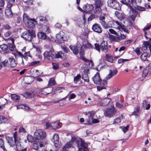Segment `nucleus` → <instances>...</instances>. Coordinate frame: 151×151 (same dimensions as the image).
I'll return each instance as SVG.
<instances>
[{
  "label": "nucleus",
  "instance_id": "obj_1",
  "mask_svg": "<svg viewBox=\"0 0 151 151\" xmlns=\"http://www.w3.org/2000/svg\"><path fill=\"white\" fill-rule=\"evenodd\" d=\"M53 90L52 87H47L42 88L34 90L31 92H26L24 94V96L26 98H31L35 96H42L50 93Z\"/></svg>",
  "mask_w": 151,
  "mask_h": 151
},
{
  "label": "nucleus",
  "instance_id": "obj_2",
  "mask_svg": "<svg viewBox=\"0 0 151 151\" xmlns=\"http://www.w3.org/2000/svg\"><path fill=\"white\" fill-rule=\"evenodd\" d=\"M136 0H120V1L122 4H125L128 6L130 10L129 11L130 15L131 16L132 19L134 20L136 17L137 12L134 9L131 5L132 4L134 6L136 4Z\"/></svg>",
  "mask_w": 151,
  "mask_h": 151
},
{
  "label": "nucleus",
  "instance_id": "obj_3",
  "mask_svg": "<svg viewBox=\"0 0 151 151\" xmlns=\"http://www.w3.org/2000/svg\"><path fill=\"white\" fill-rule=\"evenodd\" d=\"M13 137L14 140H13V138L11 137H6V139L8 142L11 146L13 147L15 144L16 150H19L21 147L20 139L19 137L17 135V132H15L14 133Z\"/></svg>",
  "mask_w": 151,
  "mask_h": 151
},
{
  "label": "nucleus",
  "instance_id": "obj_4",
  "mask_svg": "<svg viewBox=\"0 0 151 151\" xmlns=\"http://www.w3.org/2000/svg\"><path fill=\"white\" fill-rule=\"evenodd\" d=\"M69 47L73 53L76 55L78 54V49H79L80 51L79 52V53L80 56L81 58L85 62H88L89 61V60L84 57V50L81 46H79L78 47L77 46L71 45L69 46Z\"/></svg>",
  "mask_w": 151,
  "mask_h": 151
},
{
  "label": "nucleus",
  "instance_id": "obj_5",
  "mask_svg": "<svg viewBox=\"0 0 151 151\" xmlns=\"http://www.w3.org/2000/svg\"><path fill=\"white\" fill-rule=\"evenodd\" d=\"M35 36V33L32 29H29L24 32L21 35V37L26 41H31L32 39Z\"/></svg>",
  "mask_w": 151,
  "mask_h": 151
},
{
  "label": "nucleus",
  "instance_id": "obj_6",
  "mask_svg": "<svg viewBox=\"0 0 151 151\" xmlns=\"http://www.w3.org/2000/svg\"><path fill=\"white\" fill-rule=\"evenodd\" d=\"M68 36H65V33L62 31L60 32L56 35L55 42L58 44L62 43L63 41L67 40L68 38Z\"/></svg>",
  "mask_w": 151,
  "mask_h": 151
},
{
  "label": "nucleus",
  "instance_id": "obj_7",
  "mask_svg": "<svg viewBox=\"0 0 151 151\" xmlns=\"http://www.w3.org/2000/svg\"><path fill=\"white\" fill-rule=\"evenodd\" d=\"M79 142L80 141L78 139L75 137H72L71 140L68 142L63 147V151H68L66 149L71 147L75 143L78 146Z\"/></svg>",
  "mask_w": 151,
  "mask_h": 151
},
{
  "label": "nucleus",
  "instance_id": "obj_8",
  "mask_svg": "<svg viewBox=\"0 0 151 151\" xmlns=\"http://www.w3.org/2000/svg\"><path fill=\"white\" fill-rule=\"evenodd\" d=\"M46 136V132L42 129H39L36 130L34 134V138L37 140L42 139L45 138Z\"/></svg>",
  "mask_w": 151,
  "mask_h": 151
},
{
  "label": "nucleus",
  "instance_id": "obj_9",
  "mask_svg": "<svg viewBox=\"0 0 151 151\" xmlns=\"http://www.w3.org/2000/svg\"><path fill=\"white\" fill-rule=\"evenodd\" d=\"M117 111L114 106L106 108L104 112V115L108 117H111L116 114Z\"/></svg>",
  "mask_w": 151,
  "mask_h": 151
},
{
  "label": "nucleus",
  "instance_id": "obj_10",
  "mask_svg": "<svg viewBox=\"0 0 151 151\" xmlns=\"http://www.w3.org/2000/svg\"><path fill=\"white\" fill-rule=\"evenodd\" d=\"M107 3L109 6L117 10H119L121 9L119 3L116 0H108Z\"/></svg>",
  "mask_w": 151,
  "mask_h": 151
},
{
  "label": "nucleus",
  "instance_id": "obj_11",
  "mask_svg": "<svg viewBox=\"0 0 151 151\" xmlns=\"http://www.w3.org/2000/svg\"><path fill=\"white\" fill-rule=\"evenodd\" d=\"M104 3V0H96L95 1V8L94 10L95 14L100 13L101 11V7Z\"/></svg>",
  "mask_w": 151,
  "mask_h": 151
},
{
  "label": "nucleus",
  "instance_id": "obj_12",
  "mask_svg": "<svg viewBox=\"0 0 151 151\" xmlns=\"http://www.w3.org/2000/svg\"><path fill=\"white\" fill-rule=\"evenodd\" d=\"M43 56L45 59L49 60H52L55 57L53 50L45 51L43 54Z\"/></svg>",
  "mask_w": 151,
  "mask_h": 151
},
{
  "label": "nucleus",
  "instance_id": "obj_13",
  "mask_svg": "<svg viewBox=\"0 0 151 151\" xmlns=\"http://www.w3.org/2000/svg\"><path fill=\"white\" fill-rule=\"evenodd\" d=\"M113 23L114 28L119 29L120 31H123L128 34L129 33L128 29L125 27L124 25H121L118 21H114Z\"/></svg>",
  "mask_w": 151,
  "mask_h": 151
},
{
  "label": "nucleus",
  "instance_id": "obj_14",
  "mask_svg": "<svg viewBox=\"0 0 151 151\" xmlns=\"http://www.w3.org/2000/svg\"><path fill=\"white\" fill-rule=\"evenodd\" d=\"M102 14H101L100 16L99 17V22L104 28L107 29L109 27V26L106 24L104 21L105 19V17L106 15V13L105 12L103 13L102 12Z\"/></svg>",
  "mask_w": 151,
  "mask_h": 151
},
{
  "label": "nucleus",
  "instance_id": "obj_15",
  "mask_svg": "<svg viewBox=\"0 0 151 151\" xmlns=\"http://www.w3.org/2000/svg\"><path fill=\"white\" fill-rule=\"evenodd\" d=\"M38 19L37 18L36 19L34 18L30 19L25 24L26 27L28 28H33L35 27V25L34 22L37 23V19Z\"/></svg>",
  "mask_w": 151,
  "mask_h": 151
},
{
  "label": "nucleus",
  "instance_id": "obj_16",
  "mask_svg": "<svg viewBox=\"0 0 151 151\" xmlns=\"http://www.w3.org/2000/svg\"><path fill=\"white\" fill-rule=\"evenodd\" d=\"M151 74V63L143 70L142 76L143 77H145L148 74Z\"/></svg>",
  "mask_w": 151,
  "mask_h": 151
},
{
  "label": "nucleus",
  "instance_id": "obj_17",
  "mask_svg": "<svg viewBox=\"0 0 151 151\" xmlns=\"http://www.w3.org/2000/svg\"><path fill=\"white\" fill-rule=\"evenodd\" d=\"M17 52L19 56L20 57L22 58V62L20 64L22 65H24V63L23 58H24L25 59H27V57L30 56L29 52H25L24 53V55L22 54L21 52L18 51Z\"/></svg>",
  "mask_w": 151,
  "mask_h": 151
},
{
  "label": "nucleus",
  "instance_id": "obj_18",
  "mask_svg": "<svg viewBox=\"0 0 151 151\" xmlns=\"http://www.w3.org/2000/svg\"><path fill=\"white\" fill-rule=\"evenodd\" d=\"M111 101V99L109 98H105L102 99L98 104V105L101 106H105L108 105Z\"/></svg>",
  "mask_w": 151,
  "mask_h": 151
},
{
  "label": "nucleus",
  "instance_id": "obj_19",
  "mask_svg": "<svg viewBox=\"0 0 151 151\" xmlns=\"http://www.w3.org/2000/svg\"><path fill=\"white\" fill-rule=\"evenodd\" d=\"M95 112L93 111H89L87 114L88 115L89 120H87L86 121V123H85V124H91V122L90 120H92L93 119V117L95 114Z\"/></svg>",
  "mask_w": 151,
  "mask_h": 151
},
{
  "label": "nucleus",
  "instance_id": "obj_20",
  "mask_svg": "<svg viewBox=\"0 0 151 151\" xmlns=\"http://www.w3.org/2000/svg\"><path fill=\"white\" fill-rule=\"evenodd\" d=\"M92 79L93 82L96 84H99L101 82V80L98 72L96 73Z\"/></svg>",
  "mask_w": 151,
  "mask_h": 151
},
{
  "label": "nucleus",
  "instance_id": "obj_21",
  "mask_svg": "<svg viewBox=\"0 0 151 151\" xmlns=\"http://www.w3.org/2000/svg\"><path fill=\"white\" fill-rule=\"evenodd\" d=\"M100 48L103 52H106L108 50L107 42L104 41H103L100 44Z\"/></svg>",
  "mask_w": 151,
  "mask_h": 151
},
{
  "label": "nucleus",
  "instance_id": "obj_22",
  "mask_svg": "<svg viewBox=\"0 0 151 151\" xmlns=\"http://www.w3.org/2000/svg\"><path fill=\"white\" fill-rule=\"evenodd\" d=\"M118 72V71L116 70H109V73L106 76V79H109L113 76L116 75Z\"/></svg>",
  "mask_w": 151,
  "mask_h": 151
},
{
  "label": "nucleus",
  "instance_id": "obj_23",
  "mask_svg": "<svg viewBox=\"0 0 151 151\" xmlns=\"http://www.w3.org/2000/svg\"><path fill=\"white\" fill-rule=\"evenodd\" d=\"M94 8L92 4H86L83 6V9L87 12H89L92 11Z\"/></svg>",
  "mask_w": 151,
  "mask_h": 151
},
{
  "label": "nucleus",
  "instance_id": "obj_24",
  "mask_svg": "<svg viewBox=\"0 0 151 151\" xmlns=\"http://www.w3.org/2000/svg\"><path fill=\"white\" fill-rule=\"evenodd\" d=\"M92 29L94 31L98 33H101L102 31L101 27L97 24H95L93 25Z\"/></svg>",
  "mask_w": 151,
  "mask_h": 151
},
{
  "label": "nucleus",
  "instance_id": "obj_25",
  "mask_svg": "<svg viewBox=\"0 0 151 151\" xmlns=\"http://www.w3.org/2000/svg\"><path fill=\"white\" fill-rule=\"evenodd\" d=\"M52 140L55 144L58 145L59 143V141L58 134L56 133L54 134L52 138Z\"/></svg>",
  "mask_w": 151,
  "mask_h": 151
},
{
  "label": "nucleus",
  "instance_id": "obj_26",
  "mask_svg": "<svg viewBox=\"0 0 151 151\" xmlns=\"http://www.w3.org/2000/svg\"><path fill=\"white\" fill-rule=\"evenodd\" d=\"M89 70L87 69L85 70L83 72V73L82 75V78L85 81L87 82L89 81V78L87 74V72Z\"/></svg>",
  "mask_w": 151,
  "mask_h": 151
},
{
  "label": "nucleus",
  "instance_id": "obj_27",
  "mask_svg": "<svg viewBox=\"0 0 151 151\" xmlns=\"http://www.w3.org/2000/svg\"><path fill=\"white\" fill-rule=\"evenodd\" d=\"M105 57L106 60L111 63L113 62V61L115 58L114 57H113L111 55L108 54H106Z\"/></svg>",
  "mask_w": 151,
  "mask_h": 151
},
{
  "label": "nucleus",
  "instance_id": "obj_28",
  "mask_svg": "<svg viewBox=\"0 0 151 151\" xmlns=\"http://www.w3.org/2000/svg\"><path fill=\"white\" fill-rule=\"evenodd\" d=\"M9 66L12 68H14L16 66L17 64L14 58H9Z\"/></svg>",
  "mask_w": 151,
  "mask_h": 151
},
{
  "label": "nucleus",
  "instance_id": "obj_29",
  "mask_svg": "<svg viewBox=\"0 0 151 151\" xmlns=\"http://www.w3.org/2000/svg\"><path fill=\"white\" fill-rule=\"evenodd\" d=\"M5 14L7 17L9 18L12 17L13 15V13L10 9H5Z\"/></svg>",
  "mask_w": 151,
  "mask_h": 151
},
{
  "label": "nucleus",
  "instance_id": "obj_30",
  "mask_svg": "<svg viewBox=\"0 0 151 151\" xmlns=\"http://www.w3.org/2000/svg\"><path fill=\"white\" fill-rule=\"evenodd\" d=\"M149 58V56H148V54L146 52H144L140 56L141 59L143 61H148L147 58Z\"/></svg>",
  "mask_w": 151,
  "mask_h": 151
},
{
  "label": "nucleus",
  "instance_id": "obj_31",
  "mask_svg": "<svg viewBox=\"0 0 151 151\" xmlns=\"http://www.w3.org/2000/svg\"><path fill=\"white\" fill-rule=\"evenodd\" d=\"M11 40L12 42V43H9L8 44V47L10 50L12 51L14 50V49L15 48V46L14 44V40L12 38H11Z\"/></svg>",
  "mask_w": 151,
  "mask_h": 151
},
{
  "label": "nucleus",
  "instance_id": "obj_32",
  "mask_svg": "<svg viewBox=\"0 0 151 151\" xmlns=\"http://www.w3.org/2000/svg\"><path fill=\"white\" fill-rule=\"evenodd\" d=\"M37 37L38 38L41 39L45 40L46 38V35L45 33L40 32H39L37 34Z\"/></svg>",
  "mask_w": 151,
  "mask_h": 151
},
{
  "label": "nucleus",
  "instance_id": "obj_33",
  "mask_svg": "<svg viewBox=\"0 0 151 151\" xmlns=\"http://www.w3.org/2000/svg\"><path fill=\"white\" fill-rule=\"evenodd\" d=\"M52 128L53 129H56L61 127L60 124L58 122H52Z\"/></svg>",
  "mask_w": 151,
  "mask_h": 151
},
{
  "label": "nucleus",
  "instance_id": "obj_34",
  "mask_svg": "<svg viewBox=\"0 0 151 151\" xmlns=\"http://www.w3.org/2000/svg\"><path fill=\"white\" fill-rule=\"evenodd\" d=\"M140 113V108L139 106L135 107L134 109V112L132 113V115L138 116Z\"/></svg>",
  "mask_w": 151,
  "mask_h": 151
},
{
  "label": "nucleus",
  "instance_id": "obj_35",
  "mask_svg": "<svg viewBox=\"0 0 151 151\" xmlns=\"http://www.w3.org/2000/svg\"><path fill=\"white\" fill-rule=\"evenodd\" d=\"M11 96L12 99L14 101H17L20 99V96L16 94H11Z\"/></svg>",
  "mask_w": 151,
  "mask_h": 151
},
{
  "label": "nucleus",
  "instance_id": "obj_36",
  "mask_svg": "<svg viewBox=\"0 0 151 151\" xmlns=\"http://www.w3.org/2000/svg\"><path fill=\"white\" fill-rule=\"evenodd\" d=\"M83 46L89 49L92 48L93 46L91 44L87 42H85L83 43Z\"/></svg>",
  "mask_w": 151,
  "mask_h": 151
},
{
  "label": "nucleus",
  "instance_id": "obj_37",
  "mask_svg": "<svg viewBox=\"0 0 151 151\" xmlns=\"http://www.w3.org/2000/svg\"><path fill=\"white\" fill-rule=\"evenodd\" d=\"M81 146L83 151H89L87 148L86 144L84 142L81 141Z\"/></svg>",
  "mask_w": 151,
  "mask_h": 151
},
{
  "label": "nucleus",
  "instance_id": "obj_38",
  "mask_svg": "<svg viewBox=\"0 0 151 151\" xmlns=\"http://www.w3.org/2000/svg\"><path fill=\"white\" fill-rule=\"evenodd\" d=\"M55 78H50L48 81V86H52L55 85Z\"/></svg>",
  "mask_w": 151,
  "mask_h": 151
},
{
  "label": "nucleus",
  "instance_id": "obj_39",
  "mask_svg": "<svg viewBox=\"0 0 151 151\" xmlns=\"http://www.w3.org/2000/svg\"><path fill=\"white\" fill-rule=\"evenodd\" d=\"M24 22L25 24L30 19L26 14H24L23 16Z\"/></svg>",
  "mask_w": 151,
  "mask_h": 151
},
{
  "label": "nucleus",
  "instance_id": "obj_40",
  "mask_svg": "<svg viewBox=\"0 0 151 151\" xmlns=\"http://www.w3.org/2000/svg\"><path fill=\"white\" fill-rule=\"evenodd\" d=\"M8 121L7 119L4 117L0 116V123H7Z\"/></svg>",
  "mask_w": 151,
  "mask_h": 151
},
{
  "label": "nucleus",
  "instance_id": "obj_41",
  "mask_svg": "<svg viewBox=\"0 0 151 151\" xmlns=\"http://www.w3.org/2000/svg\"><path fill=\"white\" fill-rule=\"evenodd\" d=\"M39 142V141L34 142L32 144V148L35 150H37L38 148Z\"/></svg>",
  "mask_w": 151,
  "mask_h": 151
},
{
  "label": "nucleus",
  "instance_id": "obj_42",
  "mask_svg": "<svg viewBox=\"0 0 151 151\" xmlns=\"http://www.w3.org/2000/svg\"><path fill=\"white\" fill-rule=\"evenodd\" d=\"M116 106L118 108L120 109L124 108L125 106V105L124 104L119 102H116Z\"/></svg>",
  "mask_w": 151,
  "mask_h": 151
},
{
  "label": "nucleus",
  "instance_id": "obj_43",
  "mask_svg": "<svg viewBox=\"0 0 151 151\" xmlns=\"http://www.w3.org/2000/svg\"><path fill=\"white\" fill-rule=\"evenodd\" d=\"M0 48L3 50L6 51L7 50L8 47L5 44H3L0 46Z\"/></svg>",
  "mask_w": 151,
  "mask_h": 151
},
{
  "label": "nucleus",
  "instance_id": "obj_44",
  "mask_svg": "<svg viewBox=\"0 0 151 151\" xmlns=\"http://www.w3.org/2000/svg\"><path fill=\"white\" fill-rule=\"evenodd\" d=\"M40 63V61H35L30 63L29 65V67L34 66H36Z\"/></svg>",
  "mask_w": 151,
  "mask_h": 151
},
{
  "label": "nucleus",
  "instance_id": "obj_45",
  "mask_svg": "<svg viewBox=\"0 0 151 151\" xmlns=\"http://www.w3.org/2000/svg\"><path fill=\"white\" fill-rule=\"evenodd\" d=\"M121 118H123V117L122 116L120 117L119 118L116 119L114 120L113 124H119L121 122Z\"/></svg>",
  "mask_w": 151,
  "mask_h": 151
},
{
  "label": "nucleus",
  "instance_id": "obj_46",
  "mask_svg": "<svg viewBox=\"0 0 151 151\" xmlns=\"http://www.w3.org/2000/svg\"><path fill=\"white\" fill-rule=\"evenodd\" d=\"M115 13H117V14H118V18L120 20H121L122 19L124 18V17L123 14L119 13L118 11H116L115 12Z\"/></svg>",
  "mask_w": 151,
  "mask_h": 151
},
{
  "label": "nucleus",
  "instance_id": "obj_47",
  "mask_svg": "<svg viewBox=\"0 0 151 151\" xmlns=\"http://www.w3.org/2000/svg\"><path fill=\"white\" fill-rule=\"evenodd\" d=\"M2 63L3 65L7 67H8L9 66V60H5L4 61L2 62Z\"/></svg>",
  "mask_w": 151,
  "mask_h": 151
},
{
  "label": "nucleus",
  "instance_id": "obj_48",
  "mask_svg": "<svg viewBox=\"0 0 151 151\" xmlns=\"http://www.w3.org/2000/svg\"><path fill=\"white\" fill-rule=\"evenodd\" d=\"M81 78V76L79 74L77 75L76 76L74 77V81L75 83H76L79 81V80Z\"/></svg>",
  "mask_w": 151,
  "mask_h": 151
},
{
  "label": "nucleus",
  "instance_id": "obj_49",
  "mask_svg": "<svg viewBox=\"0 0 151 151\" xmlns=\"http://www.w3.org/2000/svg\"><path fill=\"white\" fill-rule=\"evenodd\" d=\"M109 79H106V77L105 78V79H104L102 81H101V82L100 83L101 84V85H103L104 86H106L107 84V81Z\"/></svg>",
  "mask_w": 151,
  "mask_h": 151
},
{
  "label": "nucleus",
  "instance_id": "obj_50",
  "mask_svg": "<svg viewBox=\"0 0 151 151\" xmlns=\"http://www.w3.org/2000/svg\"><path fill=\"white\" fill-rule=\"evenodd\" d=\"M129 126L128 125L126 127H120L122 131L124 132V133L126 132L127 131H128L129 129Z\"/></svg>",
  "mask_w": 151,
  "mask_h": 151
},
{
  "label": "nucleus",
  "instance_id": "obj_51",
  "mask_svg": "<svg viewBox=\"0 0 151 151\" xmlns=\"http://www.w3.org/2000/svg\"><path fill=\"white\" fill-rule=\"evenodd\" d=\"M27 139L29 142H32L33 141L34 139L30 135H28L27 136Z\"/></svg>",
  "mask_w": 151,
  "mask_h": 151
},
{
  "label": "nucleus",
  "instance_id": "obj_52",
  "mask_svg": "<svg viewBox=\"0 0 151 151\" xmlns=\"http://www.w3.org/2000/svg\"><path fill=\"white\" fill-rule=\"evenodd\" d=\"M136 9L137 10L143 11H145V8L144 7H142L139 6H137L136 7H135Z\"/></svg>",
  "mask_w": 151,
  "mask_h": 151
},
{
  "label": "nucleus",
  "instance_id": "obj_53",
  "mask_svg": "<svg viewBox=\"0 0 151 151\" xmlns=\"http://www.w3.org/2000/svg\"><path fill=\"white\" fill-rule=\"evenodd\" d=\"M0 147L4 150V147L3 139L1 138H0Z\"/></svg>",
  "mask_w": 151,
  "mask_h": 151
},
{
  "label": "nucleus",
  "instance_id": "obj_54",
  "mask_svg": "<svg viewBox=\"0 0 151 151\" xmlns=\"http://www.w3.org/2000/svg\"><path fill=\"white\" fill-rule=\"evenodd\" d=\"M53 68L55 70H56L59 68V66L58 64L57 63H52Z\"/></svg>",
  "mask_w": 151,
  "mask_h": 151
},
{
  "label": "nucleus",
  "instance_id": "obj_55",
  "mask_svg": "<svg viewBox=\"0 0 151 151\" xmlns=\"http://www.w3.org/2000/svg\"><path fill=\"white\" fill-rule=\"evenodd\" d=\"M151 28V24L150 25H147L145 26L143 29V30L144 31H146V30H148L150 29Z\"/></svg>",
  "mask_w": 151,
  "mask_h": 151
},
{
  "label": "nucleus",
  "instance_id": "obj_56",
  "mask_svg": "<svg viewBox=\"0 0 151 151\" xmlns=\"http://www.w3.org/2000/svg\"><path fill=\"white\" fill-rule=\"evenodd\" d=\"M52 123H50L49 122H47L46 123V127L47 128H52Z\"/></svg>",
  "mask_w": 151,
  "mask_h": 151
},
{
  "label": "nucleus",
  "instance_id": "obj_57",
  "mask_svg": "<svg viewBox=\"0 0 151 151\" xmlns=\"http://www.w3.org/2000/svg\"><path fill=\"white\" fill-rule=\"evenodd\" d=\"M61 58L62 60H65L67 58V56L66 54H64L61 51Z\"/></svg>",
  "mask_w": 151,
  "mask_h": 151
},
{
  "label": "nucleus",
  "instance_id": "obj_58",
  "mask_svg": "<svg viewBox=\"0 0 151 151\" xmlns=\"http://www.w3.org/2000/svg\"><path fill=\"white\" fill-rule=\"evenodd\" d=\"M76 97V95L74 93H72L70 95L68 99L70 100V99H75Z\"/></svg>",
  "mask_w": 151,
  "mask_h": 151
},
{
  "label": "nucleus",
  "instance_id": "obj_59",
  "mask_svg": "<svg viewBox=\"0 0 151 151\" xmlns=\"http://www.w3.org/2000/svg\"><path fill=\"white\" fill-rule=\"evenodd\" d=\"M26 4L31 5L32 4V0H22Z\"/></svg>",
  "mask_w": 151,
  "mask_h": 151
},
{
  "label": "nucleus",
  "instance_id": "obj_60",
  "mask_svg": "<svg viewBox=\"0 0 151 151\" xmlns=\"http://www.w3.org/2000/svg\"><path fill=\"white\" fill-rule=\"evenodd\" d=\"M128 60V59H124L122 58H120L118 60V63H122L124 62L127 61Z\"/></svg>",
  "mask_w": 151,
  "mask_h": 151
},
{
  "label": "nucleus",
  "instance_id": "obj_61",
  "mask_svg": "<svg viewBox=\"0 0 151 151\" xmlns=\"http://www.w3.org/2000/svg\"><path fill=\"white\" fill-rule=\"evenodd\" d=\"M94 45L95 49L98 52H100V48L99 45L98 44L96 43Z\"/></svg>",
  "mask_w": 151,
  "mask_h": 151
},
{
  "label": "nucleus",
  "instance_id": "obj_62",
  "mask_svg": "<svg viewBox=\"0 0 151 151\" xmlns=\"http://www.w3.org/2000/svg\"><path fill=\"white\" fill-rule=\"evenodd\" d=\"M95 16L94 14H91L88 18V21H91L93 19L95 18Z\"/></svg>",
  "mask_w": 151,
  "mask_h": 151
},
{
  "label": "nucleus",
  "instance_id": "obj_63",
  "mask_svg": "<svg viewBox=\"0 0 151 151\" xmlns=\"http://www.w3.org/2000/svg\"><path fill=\"white\" fill-rule=\"evenodd\" d=\"M109 32L111 33L114 34L115 35L119 36L118 35H117V33L116 32L114 31V29H109Z\"/></svg>",
  "mask_w": 151,
  "mask_h": 151
},
{
  "label": "nucleus",
  "instance_id": "obj_64",
  "mask_svg": "<svg viewBox=\"0 0 151 151\" xmlns=\"http://www.w3.org/2000/svg\"><path fill=\"white\" fill-rule=\"evenodd\" d=\"M44 29L45 31L47 33H50V29L49 27L48 26H46L45 28Z\"/></svg>",
  "mask_w": 151,
  "mask_h": 151
}]
</instances>
